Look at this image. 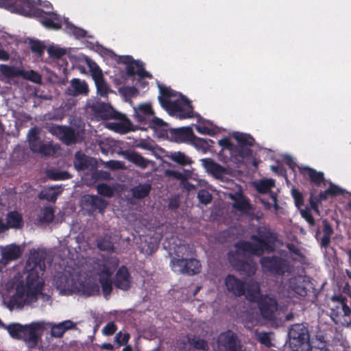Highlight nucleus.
<instances>
[{"label": "nucleus", "mask_w": 351, "mask_h": 351, "mask_svg": "<svg viewBox=\"0 0 351 351\" xmlns=\"http://www.w3.org/2000/svg\"><path fill=\"white\" fill-rule=\"evenodd\" d=\"M250 239L255 243L239 241L234 244L235 251L228 253V259L230 265L241 274L248 277L255 274L256 264L252 261L242 260L239 256L249 254L260 256L265 252H273L275 250L278 237L269 228L261 226L257 228L256 234L251 235Z\"/></svg>", "instance_id": "1"}, {"label": "nucleus", "mask_w": 351, "mask_h": 351, "mask_svg": "<svg viewBox=\"0 0 351 351\" xmlns=\"http://www.w3.org/2000/svg\"><path fill=\"white\" fill-rule=\"evenodd\" d=\"M45 250H32L27 260L25 269L27 276L25 284H19L16 287V293L12 296L11 302L19 308L26 304H30L37 300V297L42 293L45 284L42 278L46 269V262H51L52 259L47 258Z\"/></svg>", "instance_id": "2"}, {"label": "nucleus", "mask_w": 351, "mask_h": 351, "mask_svg": "<svg viewBox=\"0 0 351 351\" xmlns=\"http://www.w3.org/2000/svg\"><path fill=\"white\" fill-rule=\"evenodd\" d=\"M43 328L44 326L40 322H32L25 325L13 322L8 325L5 324L3 328L12 339L23 341L29 348L36 347L40 338V332Z\"/></svg>", "instance_id": "3"}, {"label": "nucleus", "mask_w": 351, "mask_h": 351, "mask_svg": "<svg viewBox=\"0 0 351 351\" xmlns=\"http://www.w3.org/2000/svg\"><path fill=\"white\" fill-rule=\"evenodd\" d=\"M333 305L330 307V317L336 322L344 326L351 325V308L348 299L343 294H335L330 298Z\"/></svg>", "instance_id": "4"}, {"label": "nucleus", "mask_w": 351, "mask_h": 351, "mask_svg": "<svg viewBox=\"0 0 351 351\" xmlns=\"http://www.w3.org/2000/svg\"><path fill=\"white\" fill-rule=\"evenodd\" d=\"M288 336L292 351H306L309 347L310 333L306 323L291 325Z\"/></svg>", "instance_id": "5"}, {"label": "nucleus", "mask_w": 351, "mask_h": 351, "mask_svg": "<svg viewBox=\"0 0 351 351\" xmlns=\"http://www.w3.org/2000/svg\"><path fill=\"white\" fill-rule=\"evenodd\" d=\"M260 264L264 270L274 276H282L291 273L292 270L289 261L276 255L262 257Z\"/></svg>", "instance_id": "6"}, {"label": "nucleus", "mask_w": 351, "mask_h": 351, "mask_svg": "<svg viewBox=\"0 0 351 351\" xmlns=\"http://www.w3.org/2000/svg\"><path fill=\"white\" fill-rule=\"evenodd\" d=\"M171 269L174 272L193 276L200 273L202 265L196 258H176L171 261Z\"/></svg>", "instance_id": "7"}, {"label": "nucleus", "mask_w": 351, "mask_h": 351, "mask_svg": "<svg viewBox=\"0 0 351 351\" xmlns=\"http://www.w3.org/2000/svg\"><path fill=\"white\" fill-rule=\"evenodd\" d=\"M256 304L260 314L265 320L269 322L276 320L278 302L274 297L265 294L262 295Z\"/></svg>", "instance_id": "8"}, {"label": "nucleus", "mask_w": 351, "mask_h": 351, "mask_svg": "<svg viewBox=\"0 0 351 351\" xmlns=\"http://www.w3.org/2000/svg\"><path fill=\"white\" fill-rule=\"evenodd\" d=\"M170 114L175 115L180 119L193 117V108L190 100L182 96L180 99L173 101L172 106L167 110Z\"/></svg>", "instance_id": "9"}, {"label": "nucleus", "mask_w": 351, "mask_h": 351, "mask_svg": "<svg viewBox=\"0 0 351 351\" xmlns=\"http://www.w3.org/2000/svg\"><path fill=\"white\" fill-rule=\"evenodd\" d=\"M155 116L151 104H141L134 108V119L139 125L138 128L141 130H147L146 126Z\"/></svg>", "instance_id": "10"}, {"label": "nucleus", "mask_w": 351, "mask_h": 351, "mask_svg": "<svg viewBox=\"0 0 351 351\" xmlns=\"http://www.w3.org/2000/svg\"><path fill=\"white\" fill-rule=\"evenodd\" d=\"M91 110L97 119L110 120L121 119L122 113L116 111L110 104L97 101L91 106Z\"/></svg>", "instance_id": "11"}, {"label": "nucleus", "mask_w": 351, "mask_h": 351, "mask_svg": "<svg viewBox=\"0 0 351 351\" xmlns=\"http://www.w3.org/2000/svg\"><path fill=\"white\" fill-rule=\"evenodd\" d=\"M108 204L106 200L97 195H85L82 198L83 207L90 215L96 211L103 214Z\"/></svg>", "instance_id": "12"}, {"label": "nucleus", "mask_w": 351, "mask_h": 351, "mask_svg": "<svg viewBox=\"0 0 351 351\" xmlns=\"http://www.w3.org/2000/svg\"><path fill=\"white\" fill-rule=\"evenodd\" d=\"M218 347L221 351H239L237 335L231 330L220 334L217 341Z\"/></svg>", "instance_id": "13"}, {"label": "nucleus", "mask_w": 351, "mask_h": 351, "mask_svg": "<svg viewBox=\"0 0 351 351\" xmlns=\"http://www.w3.org/2000/svg\"><path fill=\"white\" fill-rule=\"evenodd\" d=\"M310 281L307 276L298 275L289 280V288L300 297H305L309 291Z\"/></svg>", "instance_id": "14"}, {"label": "nucleus", "mask_w": 351, "mask_h": 351, "mask_svg": "<svg viewBox=\"0 0 351 351\" xmlns=\"http://www.w3.org/2000/svg\"><path fill=\"white\" fill-rule=\"evenodd\" d=\"M113 285L116 288L123 291L130 289L132 278L126 266L121 265L118 268L113 278Z\"/></svg>", "instance_id": "15"}, {"label": "nucleus", "mask_w": 351, "mask_h": 351, "mask_svg": "<svg viewBox=\"0 0 351 351\" xmlns=\"http://www.w3.org/2000/svg\"><path fill=\"white\" fill-rule=\"evenodd\" d=\"M227 291L236 297H241L245 294V281L232 274H228L224 280Z\"/></svg>", "instance_id": "16"}, {"label": "nucleus", "mask_w": 351, "mask_h": 351, "mask_svg": "<svg viewBox=\"0 0 351 351\" xmlns=\"http://www.w3.org/2000/svg\"><path fill=\"white\" fill-rule=\"evenodd\" d=\"M252 156V151L250 147L234 145L231 153L226 156L225 164L232 162L235 164H241L244 160Z\"/></svg>", "instance_id": "17"}, {"label": "nucleus", "mask_w": 351, "mask_h": 351, "mask_svg": "<svg viewBox=\"0 0 351 351\" xmlns=\"http://www.w3.org/2000/svg\"><path fill=\"white\" fill-rule=\"evenodd\" d=\"M73 164L77 171H91L97 167V162L95 158L86 156L81 151L75 154Z\"/></svg>", "instance_id": "18"}, {"label": "nucleus", "mask_w": 351, "mask_h": 351, "mask_svg": "<svg viewBox=\"0 0 351 351\" xmlns=\"http://www.w3.org/2000/svg\"><path fill=\"white\" fill-rule=\"evenodd\" d=\"M50 132L58 137L66 145H71L76 142L75 131L71 127L63 125H53L49 130Z\"/></svg>", "instance_id": "19"}, {"label": "nucleus", "mask_w": 351, "mask_h": 351, "mask_svg": "<svg viewBox=\"0 0 351 351\" xmlns=\"http://www.w3.org/2000/svg\"><path fill=\"white\" fill-rule=\"evenodd\" d=\"M31 0H0V7L12 12L25 15L27 8L31 5Z\"/></svg>", "instance_id": "20"}, {"label": "nucleus", "mask_w": 351, "mask_h": 351, "mask_svg": "<svg viewBox=\"0 0 351 351\" xmlns=\"http://www.w3.org/2000/svg\"><path fill=\"white\" fill-rule=\"evenodd\" d=\"M193 136L194 133L191 128L182 127L169 129L167 138L176 143H183L190 141L191 137Z\"/></svg>", "instance_id": "21"}, {"label": "nucleus", "mask_w": 351, "mask_h": 351, "mask_svg": "<svg viewBox=\"0 0 351 351\" xmlns=\"http://www.w3.org/2000/svg\"><path fill=\"white\" fill-rule=\"evenodd\" d=\"M201 161L206 171L217 179L222 180L224 175L228 173L225 167L215 162L212 158H203Z\"/></svg>", "instance_id": "22"}, {"label": "nucleus", "mask_w": 351, "mask_h": 351, "mask_svg": "<svg viewBox=\"0 0 351 351\" xmlns=\"http://www.w3.org/2000/svg\"><path fill=\"white\" fill-rule=\"evenodd\" d=\"M88 93V86L85 81L78 78L71 80L70 86L66 90V93L70 96L86 95Z\"/></svg>", "instance_id": "23"}, {"label": "nucleus", "mask_w": 351, "mask_h": 351, "mask_svg": "<svg viewBox=\"0 0 351 351\" xmlns=\"http://www.w3.org/2000/svg\"><path fill=\"white\" fill-rule=\"evenodd\" d=\"M147 130L152 129L155 134L159 138L167 137L169 134V125L162 119L154 117L149 123L146 126Z\"/></svg>", "instance_id": "24"}, {"label": "nucleus", "mask_w": 351, "mask_h": 351, "mask_svg": "<svg viewBox=\"0 0 351 351\" xmlns=\"http://www.w3.org/2000/svg\"><path fill=\"white\" fill-rule=\"evenodd\" d=\"M230 197L234 201L232 206L236 210L243 213H247L252 209L249 199L241 192L230 194Z\"/></svg>", "instance_id": "25"}, {"label": "nucleus", "mask_w": 351, "mask_h": 351, "mask_svg": "<svg viewBox=\"0 0 351 351\" xmlns=\"http://www.w3.org/2000/svg\"><path fill=\"white\" fill-rule=\"evenodd\" d=\"M245 298L250 302L256 303L264 295L261 293V287L257 282L250 280L245 284Z\"/></svg>", "instance_id": "26"}, {"label": "nucleus", "mask_w": 351, "mask_h": 351, "mask_svg": "<svg viewBox=\"0 0 351 351\" xmlns=\"http://www.w3.org/2000/svg\"><path fill=\"white\" fill-rule=\"evenodd\" d=\"M115 120L120 121L117 123H110V128L119 134H127L131 131H135L136 128L129 119L125 114H122L121 119H114Z\"/></svg>", "instance_id": "27"}, {"label": "nucleus", "mask_w": 351, "mask_h": 351, "mask_svg": "<svg viewBox=\"0 0 351 351\" xmlns=\"http://www.w3.org/2000/svg\"><path fill=\"white\" fill-rule=\"evenodd\" d=\"M300 172L304 176H307L311 182L316 186H319L321 184L325 181L323 172L317 171L315 169L309 167L300 168Z\"/></svg>", "instance_id": "28"}, {"label": "nucleus", "mask_w": 351, "mask_h": 351, "mask_svg": "<svg viewBox=\"0 0 351 351\" xmlns=\"http://www.w3.org/2000/svg\"><path fill=\"white\" fill-rule=\"evenodd\" d=\"M159 88L158 101L161 106L167 110L173 104V101L171 100V98L176 96V93L169 87L159 86Z\"/></svg>", "instance_id": "29"}, {"label": "nucleus", "mask_w": 351, "mask_h": 351, "mask_svg": "<svg viewBox=\"0 0 351 351\" xmlns=\"http://www.w3.org/2000/svg\"><path fill=\"white\" fill-rule=\"evenodd\" d=\"M2 260L5 263L15 261L21 257L22 254L21 250L16 245H10L5 247L1 252Z\"/></svg>", "instance_id": "30"}, {"label": "nucleus", "mask_w": 351, "mask_h": 351, "mask_svg": "<svg viewBox=\"0 0 351 351\" xmlns=\"http://www.w3.org/2000/svg\"><path fill=\"white\" fill-rule=\"evenodd\" d=\"M30 149L34 153H38L43 156H50L53 152V148L50 143H43L40 138L36 141L29 142Z\"/></svg>", "instance_id": "31"}, {"label": "nucleus", "mask_w": 351, "mask_h": 351, "mask_svg": "<svg viewBox=\"0 0 351 351\" xmlns=\"http://www.w3.org/2000/svg\"><path fill=\"white\" fill-rule=\"evenodd\" d=\"M122 62L126 64V66L128 64L134 63L137 67L136 75H138L140 78H152V75L145 69L144 64L141 61L135 60L132 56H126L123 57Z\"/></svg>", "instance_id": "32"}, {"label": "nucleus", "mask_w": 351, "mask_h": 351, "mask_svg": "<svg viewBox=\"0 0 351 351\" xmlns=\"http://www.w3.org/2000/svg\"><path fill=\"white\" fill-rule=\"evenodd\" d=\"M6 221L10 228L20 229L24 225L23 216L17 211L9 212L6 216Z\"/></svg>", "instance_id": "33"}, {"label": "nucleus", "mask_w": 351, "mask_h": 351, "mask_svg": "<svg viewBox=\"0 0 351 351\" xmlns=\"http://www.w3.org/2000/svg\"><path fill=\"white\" fill-rule=\"evenodd\" d=\"M219 146L221 147L220 152L218 154L219 160L224 163L226 162V156H228L231 153V150L234 146V144L230 141V138L225 137L218 142Z\"/></svg>", "instance_id": "34"}, {"label": "nucleus", "mask_w": 351, "mask_h": 351, "mask_svg": "<svg viewBox=\"0 0 351 351\" xmlns=\"http://www.w3.org/2000/svg\"><path fill=\"white\" fill-rule=\"evenodd\" d=\"M80 291L86 296H92L99 294V285L91 280L82 282L80 284Z\"/></svg>", "instance_id": "35"}, {"label": "nucleus", "mask_w": 351, "mask_h": 351, "mask_svg": "<svg viewBox=\"0 0 351 351\" xmlns=\"http://www.w3.org/2000/svg\"><path fill=\"white\" fill-rule=\"evenodd\" d=\"M22 69L14 66L0 64V73L5 78H15L21 77Z\"/></svg>", "instance_id": "36"}, {"label": "nucleus", "mask_w": 351, "mask_h": 351, "mask_svg": "<svg viewBox=\"0 0 351 351\" xmlns=\"http://www.w3.org/2000/svg\"><path fill=\"white\" fill-rule=\"evenodd\" d=\"M152 186L150 184H139L131 189L132 196L136 199H143L150 193Z\"/></svg>", "instance_id": "37"}, {"label": "nucleus", "mask_w": 351, "mask_h": 351, "mask_svg": "<svg viewBox=\"0 0 351 351\" xmlns=\"http://www.w3.org/2000/svg\"><path fill=\"white\" fill-rule=\"evenodd\" d=\"M125 157L128 161L141 168H145L148 165V161L136 152H126L125 153Z\"/></svg>", "instance_id": "38"}, {"label": "nucleus", "mask_w": 351, "mask_h": 351, "mask_svg": "<svg viewBox=\"0 0 351 351\" xmlns=\"http://www.w3.org/2000/svg\"><path fill=\"white\" fill-rule=\"evenodd\" d=\"M232 136L237 141L239 146L250 147L255 143L254 138L247 134L237 132L233 134Z\"/></svg>", "instance_id": "39"}, {"label": "nucleus", "mask_w": 351, "mask_h": 351, "mask_svg": "<svg viewBox=\"0 0 351 351\" xmlns=\"http://www.w3.org/2000/svg\"><path fill=\"white\" fill-rule=\"evenodd\" d=\"M190 141H191L192 144L198 149L202 150L204 153L208 152L214 143V141L211 139H204L197 137L195 135L193 137H191Z\"/></svg>", "instance_id": "40"}, {"label": "nucleus", "mask_w": 351, "mask_h": 351, "mask_svg": "<svg viewBox=\"0 0 351 351\" xmlns=\"http://www.w3.org/2000/svg\"><path fill=\"white\" fill-rule=\"evenodd\" d=\"M189 344L196 350H208V342L201 339L199 337L189 335H187Z\"/></svg>", "instance_id": "41"}, {"label": "nucleus", "mask_w": 351, "mask_h": 351, "mask_svg": "<svg viewBox=\"0 0 351 351\" xmlns=\"http://www.w3.org/2000/svg\"><path fill=\"white\" fill-rule=\"evenodd\" d=\"M103 295L106 299H108L112 291L113 279L112 277H99Z\"/></svg>", "instance_id": "42"}, {"label": "nucleus", "mask_w": 351, "mask_h": 351, "mask_svg": "<svg viewBox=\"0 0 351 351\" xmlns=\"http://www.w3.org/2000/svg\"><path fill=\"white\" fill-rule=\"evenodd\" d=\"M275 186V180L272 178L263 179L256 184V189L258 193H267L272 188Z\"/></svg>", "instance_id": "43"}, {"label": "nucleus", "mask_w": 351, "mask_h": 351, "mask_svg": "<svg viewBox=\"0 0 351 351\" xmlns=\"http://www.w3.org/2000/svg\"><path fill=\"white\" fill-rule=\"evenodd\" d=\"M49 15H54L56 17L54 19H49V18H44L41 20V23L43 26L48 29H56L58 30L62 28V24L61 22L59 21L58 17L57 16V14L53 12H47Z\"/></svg>", "instance_id": "44"}, {"label": "nucleus", "mask_w": 351, "mask_h": 351, "mask_svg": "<svg viewBox=\"0 0 351 351\" xmlns=\"http://www.w3.org/2000/svg\"><path fill=\"white\" fill-rule=\"evenodd\" d=\"M47 177L52 180H65L71 178L72 176L67 171L50 169L47 173Z\"/></svg>", "instance_id": "45"}, {"label": "nucleus", "mask_w": 351, "mask_h": 351, "mask_svg": "<svg viewBox=\"0 0 351 351\" xmlns=\"http://www.w3.org/2000/svg\"><path fill=\"white\" fill-rule=\"evenodd\" d=\"M169 158L173 162L182 166L190 165L192 161L184 153L180 152H175L171 154Z\"/></svg>", "instance_id": "46"}, {"label": "nucleus", "mask_w": 351, "mask_h": 351, "mask_svg": "<svg viewBox=\"0 0 351 351\" xmlns=\"http://www.w3.org/2000/svg\"><path fill=\"white\" fill-rule=\"evenodd\" d=\"M86 61L93 80H96L104 76L101 69L96 62L90 58H86Z\"/></svg>", "instance_id": "47"}, {"label": "nucleus", "mask_w": 351, "mask_h": 351, "mask_svg": "<svg viewBox=\"0 0 351 351\" xmlns=\"http://www.w3.org/2000/svg\"><path fill=\"white\" fill-rule=\"evenodd\" d=\"M54 189L55 187H51L48 190L43 191L39 195L40 199L54 203L57 199L58 195L60 193V191H54Z\"/></svg>", "instance_id": "48"}, {"label": "nucleus", "mask_w": 351, "mask_h": 351, "mask_svg": "<svg viewBox=\"0 0 351 351\" xmlns=\"http://www.w3.org/2000/svg\"><path fill=\"white\" fill-rule=\"evenodd\" d=\"M54 210L51 206H45L41 210L40 220L42 222L51 223L54 219Z\"/></svg>", "instance_id": "49"}, {"label": "nucleus", "mask_w": 351, "mask_h": 351, "mask_svg": "<svg viewBox=\"0 0 351 351\" xmlns=\"http://www.w3.org/2000/svg\"><path fill=\"white\" fill-rule=\"evenodd\" d=\"M21 77L34 83L41 82V75L38 72L33 70L25 71L22 69Z\"/></svg>", "instance_id": "50"}, {"label": "nucleus", "mask_w": 351, "mask_h": 351, "mask_svg": "<svg viewBox=\"0 0 351 351\" xmlns=\"http://www.w3.org/2000/svg\"><path fill=\"white\" fill-rule=\"evenodd\" d=\"M90 172L91 178L92 180H94V182H96L99 180H109L112 178L111 175L108 171L104 170H98L97 167L95 169L91 170Z\"/></svg>", "instance_id": "51"}, {"label": "nucleus", "mask_w": 351, "mask_h": 351, "mask_svg": "<svg viewBox=\"0 0 351 351\" xmlns=\"http://www.w3.org/2000/svg\"><path fill=\"white\" fill-rule=\"evenodd\" d=\"M97 93L101 96H106L109 92V87L106 84L104 76L96 80H94Z\"/></svg>", "instance_id": "52"}, {"label": "nucleus", "mask_w": 351, "mask_h": 351, "mask_svg": "<svg viewBox=\"0 0 351 351\" xmlns=\"http://www.w3.org/2000/svg\"><path fill=\"white\" fill-rule=\"evenodd\" d=\"M29 47L31 51L38 56H42L44 53L45 46L39 40L29 39Z\"/></svg>", "instance_id": "53"}, {"label": "nucleus", "mask_w": 351, "mask_h": 351, "mask_svg": "<svg viewBox=\"0 0 351 351\" xmlns=\"http://www.w3.org/2000/svg\"><path fill=\"white\" fill-rule=\"evenodd\" d=\"M97 246L101 251H113L114 245L109 239L101 237L97 239Z\"/></svg>", "instance_id": "54"}, {"label": "nucleus", "mask_w": 351, "mask_h": 351, "mask_svg": "<svg viewBox=\"0 0 351 351\" xmlns=\"http://www.w3.org/2000/svg\"><path fill=\"white\" fill-rule=\"evenodd\" d=\"M97 190L99 195L111 197L114 195L113 189L106 183H101L97 185Z\"/></svg>", "instance_id": "55"}, {"label": "nucleus", "mask_w": 351, "mask_h": 351, "mask_svg": "<svg viewBox=\"0 0 351 351\" xmlns=\"http://www.w3.org/2000/svg\"><path fill=\"white\" fill-rule=\"evenodd\" d=\"M67 28L77 38H84L86 36L87 32L84 29L77 27L72 24H67Z\"/></svg>", "instance_id": "56"}, {"label": "nucleus", "mask_w": 351, "mask_h": 351, "mask_svg": "<svg viewBox=\"0 0 351 351\" xmlns=\"http://www.w3.org/2000/svg\"><path fill=\"white\" fill-rule=\"evenodd\" d=\"M256 339L259 343L270 348L272 346L269 334L266 332L256 333Z\"/></svg>", "instance_id": "57"}, {"label": "nucleus", "mask_w": 351, "mask_h": 351, "mask_svg": "<svg viewBox=\"0 0 351 351\" xmlns=\"http://www.w3.org/2000/svg\"><path fill=\"white\" fill-rule=\"evenodd\" d=\"M197 198L200 203L208 204L212 201V195L206 190L202 189L197 193Z\"/></svg>", "instance_id": "58"}, {"label": "nucleus", "mask_w": 351, "mask_h": 351, "mask_svg": "<svg viewBox=\"0 0 351 351\" xmlns=\"http://www.w3.org/2000/svg\"><path fill=\"white\" fill-rule=\"evenodd\" d=\"M47 52L50 57L58 59L65 55L66 50L62 48L51 46L49 47Z\"/></svg>", "instance_id": "59"}, {"label": "nucleus", "mask_w": 351, "mask_h": 351, "mask_svg": "<svg viewBox=\"0 0 351 351\" xmlns=\"http://www.w3.org/2000/svg\"><path fill=\"white\" fill-rule=\"evenodd\" d=\"M291 195L293 198L294 199L295 206L297 207H300L304 204V197L302 193L297 189H291Z\"/></svg>", "instance_id": "60"}, {"label": "nucleus", "mask_w": 351, "mask_h": 351, "mask_svg": "<svg viewBox=\"0 0 351 351\" xmlns=\"http://www.w3.org/2000/svg\"><path fill=\"white\" fill-rule=\"evenodd\" d=\"M130 338V335L128 332L123 334L121 331H119L116 334L114 341L119 346L125 345L128 343Z\"/></svg>", "instance_id": "61"}, {"label": "nucleus", "mask_w": 351, "mask_h": 351, "mask_svg": "<svg viewBox=\"0 0 351 351\" xmlns=\"http://www.w3.org/2000/svg\"><path fill=\"white\" fill-rule=\"evenodd\" d=\"M326 193H328L331 197H335L343 193V191L339 186L330 182L329 187L326 189Z\"/></svg>", "instance_id": "62"}, {"label": "nucleus", "mask_w": 351, "mask_h": 351, "mask_svg": "<svg viewBox=\"0 0 351 351\" xmlns=\"http://www.w3.org/2000/svg\"><path fill=\"white\" fill-rule=\"evenodd\" d=\"M113 269L106 263H103L98 272L99 277H112Z\"/></svg>", "instance_id": "63"}, {"label": "nucleus", "mask_w": 351, "mask_h": 351, "mask_svg": "<svg viewBox=\"0 0 351 351\" xmlns=\"http://www.w3.org/2000/svg\"><path fill=\"white\" fill-rule=\"evenodd\" d=\"M117 330L116 324L113 322H110L102 328V333L104 335L110 336L114 334Z\"/></svg>", "instance_id": "64"}]
</instances>
